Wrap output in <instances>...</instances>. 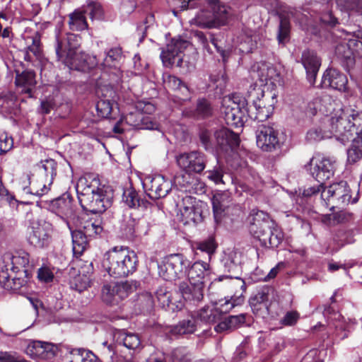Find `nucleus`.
Listing matches in <instances>:
<instances>
[{
	"label": "nucleus",
	"mask_w": 362,
	"mask_h": 362,
	"mask_svg": "<svg viewBox=\"0 0 362 362\" xmlns=\"http://www.w3.org/2000/svg\"><path fill=\"white\" fill-rule=\"evenodd\" d=\"M16 97L12 93L0 95V113H11L16 107Z\"/></svg>",
	"instance_id": "nucleus-46"
},
{
	"label": "nucleus",
	"mask_w": 362,
	"mask_h": 362,
	"mask_svg": "<svg viewBox=\"0 0 362 362\" xmlns=\"http://www.w3.org/2000/svg\"><path fill=\"white\" fill-rule=\"evenodd\" d=\"M353 325V321L349 320L346 322L343 317L339 315L338 319L334 323L335 330L333 334L335 339L341 341L346 338L351 332Z\"/></svg>",
	"instance_id": "nucleus-39"
},
{
	"label": "nucleus",
	"mask_w": 362,
	"mask_h": 362,
	"mask_svg": "<svg viewBox=\"0 0 362 362\" xmlns=\"http://www.w3.org/2000/svg\"><path fill=\"white\" fill-rule=\"evenodd\" d=\"M314 109L324 114L319 126L310 129L306 134V140L310 143L334 136L337 140L345 144L356 133L355 121L358 113L351 109L344 110L336 103H332L329 95H323L315 99Z\"/></svg>",
	"instance_id": "nucleus-1"
},
{
	"label": "nucleus",
	"mask_w": 362,
	"mask_h": 362,
	"mask_svg": "<svg viewBox=\"0 0 362 362\" xmlns=\"http://www.w3.org/2000/svg\"><path fill=\"white\" fill-rule=\"evenodd\" d=\"M56 162L52 159L43 161L38 166V173L41 177L40 180L31 182L30 187L29 189L25 188V191L36 196H42L47 194L49 190V186L52 183L54 176L56 175Z\"/></svg>",
	"instance_id": "nucleus-13"
},
{
	"label": "nucleus",
	"mask_w": 362,
	"mask_h": 362,
	"mask_svg": "<svg viewBox=\"0 0 362 362\" xmlns=\"http://www.w3.org/2000/svg\"><path fill=\"white\" fill-rule=\"evenodd\" d=\"M262 71L267 72V86L274 88L281 85L280 74L274 66L263 62L262 63Z\"/></svg>",
	"instance_id": "nucleus-45"
},
{
	"label": "nucleus",
	"mask_w": 362,
	"mask_h": 362,
	"mask_svg": "<svg viewBox=\"0 0 362 362\" xmlns=\"http://www.w3.org/2000/svg\"><path fill=\"white\" fill-rule=\"evenodd\" d=\"M28 241L35 247L42 248L47 246L50 242L52 224L45 221L34 222L31 226Z\"/></svg>",
	"instance_id": "nucleus-20"
},
{
	"label": "nucleus",
	"mask_w": 362,
	"mask_h": 362,
	"mask_svg": "<svg viewBox=\"0 0 362 362\" xmlns=\"http://www.w3.org/2000/svg\"><path fill=\"white\" fill-rule=\"evenodd\" d=\"M90 279L86 275L78 274L71 281V287L78 292H82L90 286Z\"/></svg>",
	"instance_id": "nucleus-53"
},
{
	"label": "nucleus",
	"mask_w": 362,
	"mask_h": 362,
	"mask_svg": "<svg viewBox=\"0 0 362 362\" xmlns=\"http://www.w3.org/2000/svg\"><path fill=\"white\" fill-rule=\"evenodd\" d=\"M349 44L351 49L353 51L354 57H361L362 56V41L357 38H350L349 37Z\"/></svg>",
	"instance_id": "nucleus-61"
},
{
	"label": "nucleus",
	"mask_w": 362,
	"mask_h": 362,
	"mask_svg": "<svg viewBox=\"0 0 362 362\" xmlns=\"http://www.w3.org/2000/svg\"><path fill=\"white\" fill-rule=\"evenodd\" d=\"M37 276L40 281L44 282H50L54 277L52 272L46 267L40 268L38 270Z\"/></svg>",
	"instance_id": "nucleus-63"
},
{
	"label": "nucleus",
	"mask_w": 362,
	"mask_h": 362,
	"mask_svg": "<svg viewBox=\"0 0 362 362\" xmlns=\"http://www.w3.org/2000/svg\"><path fill=\"white\" fill-rule=\"evenodd\" d=\"M0 362H27L23 358L8 353H0Z\"/></svg>",
	"instance_id": "nucleus-64"
},
{
	"label": "nucleus",
	"mask_w": 362,
	"mask_h": 362,
	"mask_svg": "<svg viewBox=\"0 0 362 362\" xmlns=\"http://www.w3.org/2000/svg\"><path fill=\"white\" fill-rule=\"evenodd\" d=\"M157 300L163 308L173 312L180 310L184 306V303L180 295L167 291L165 288H160L156 291Z\"/></svg>",
	"instance_id": "nucleus-25"
},
{
	"label": "nucleus",
	"mask_w": 362,
	"mask_h": 362,
	"mask_svg": "<svg viewBox=\"0 0 362 362\" xmlns=\"http://www.w3.org/2000/svg\"><path fill=\"white\" fill-rule=\"evenodd\" d=\"M26 284V280L22 277H13L11 284H7V290L16 291Z\"/></svg>",
	"instance_id": "nucleus-62"
},
{
	"label": "nucleus",
	"mask_w": 362,
	"mask_h": 362,
	"mask_svg": "<svg viewBox=\"0 0 362 362\" xmlns=\"http://www.w3.org/2000/svg\"><path fill=\"white\" fill-rule=\"evenodd\" d=\"M139 286V284L133 280L106 283L102 287V300L110 305H119L129 294L136 291Z\"/></svg>",
	"instance_id": "nucleus-11"
},
{
	"label": "nucleus",
	"mask_w": 362,
	"mask_h": 362,
	"mask_svg": "<svg viewBox=\"0 0 362 362\" xmlns=\"http://www.w3.org/2000/svg\"><path fill=\"white\" fill-rule=\"evenodd\" d=\"M250 223V233L262 243L264 241V235L267 234V231H272L276 223L267 214L262 211H252Z\"/></svg>",
	"instance_id": "nucleus-19"
},
{
	"label": "nucleus",
	"mask_w": 362,
	"mask_h": 362,
	"mask_svg": "<svg viewBox=\"0 0 362 362\" xmlns=\"http://www.w3.org/2000/svg\"><path fill=\"white\" fill-rule=\"evenodd\" d=\"M215 146L220 152H233L239 146L240 139L238 134L227 128H221L214 134Z\"/></svg>",
	"instance_id": "nucleus-21"
},
{
	"label": "nucleus",
	"mask_w": 362,
	"mask_h": 362,
	"mask_svg": "<svg viewBox=\"0 0 362 362\" xmlns=\"http://www.w3.org/2000/svg\"><path fill=\"white\" fill-rule=\"evenodd\" d=\"M268 300V290L263 289L250 298V305L254 313H258L262 309H267Z\"/></svg>",
	"instance_id": "nucleus-40"
},
{
	"label": "nucleus",
	"mask_w": 362,
	"mask_h": 362,
	"mask_svg": "<svg viewBox=\"0 0 362 362\" xmlns=\"http://www.w3.org/2000/svg\"><path fill=\"white\" fill-rule=\"evenodd\" d=\"M301 63L305 69L308 83L314 86L321 65L320 59L314 51L308 49L302 53Z\"/></svg>",
	"instance_id": "nucleus-24"
},
{
	"label": "nucleus",
	"mask_w": 362,
	"mask_h": 362,
	"mask_svg": "<svg viewBox=\"0 0 362 362\" xmlns=\"http://www.w3.org/2000/svg\"><path fill=\"white\" fill-rule=\"evenodd\" d=\"M358 189L356 195L351 197V189L345 181H340L330 185L328 188L323 189L321 192V204L329 208L330 210L335 207L339 208L349 204H356L358 201Z\"/></svg>",
	"instance_id": "nucleus-7"
},
{
	"label": "nucleus",
	"mask_w": 362,
	"mask_h": 362,
	"mask_svg": "<svg viewBox=\"0 0 362 362\" xmlns=\"http://www.w3.org/2000/svg\"><path fill=\"white\" fill-rule=\"evenodd\" d=\"M85 14L89 16L91 20L100 19L103 16V10L101 5L97 2L89 3L83 9Z\"/></svg>",
	"instance_id": "nucleus-50"
},
{
	"label": "nucleus",
	"mask_w": 362,
	"mask_h": 362,
	"mask_svg": "<svg viewBox=\"0 0 362 362\" xmlns=\"http://www.w3.org/2000/svg\"><path fill=\"white\" fill-rule=\"evenodd\" d=\"M257 98L249 105L247 112L248 117L255 121H266L272 114L277 102L276 94L272 90H257Z\"/></svg>",
	"instance_id": "nucleus-9"
},
{
	"label": "nucleus",
	"mask_w": 362,
	"mask_h": 362,
	"mask_svg": "<svg viewBox=\"0 0 362 362\" xmlns=\"http://www.w3.org/2000/svg\"><path fill=\"white\" fill-rule=\"evenodd\" d=\"M200 326L194 313L180 321L173 329V332L177 334H192L197 327Z\"/></svg>",
	"instance_id": "nucleus-34"
},
{
	"label": "nucleus",
	"mask_w": 362,
	"mask_h": 362,
	"mask_svg": "<svg viewBox=\"0 0 362 362\" xmlns=\"http://www.w3.org/2000/svg\"><path fill=\"white\" fill-rule=\"evenodd\" d=\"M208 7L199 11L190 23L202 28H218L226 23L231 15L230 8L218 0H207Z\"/></svg>",
	"instance_id": "nucleus-6"
},
{
	"label": "nucleus",
	"mask_w": 362,
	"mask_h": 362,
	"mask_svg": "<svg viewBox=\"0 0 362 362\" xmlns=\"http://www.w3.org/2000/svg\"><path fill=\"white\" fill-rule=\"evenodd\" d=\"M290 22L286 18H281L279 26L277 40L279 44L285 45L289 40Z\"/></svg>",
	"instance_id": "nucleus-49"
},
{
	"label": "nucleus",
	"mask_w": 362,
	"mask_h": 362,
	"mask_svg": "<svg viewBox=\"0 0 362 362\" xmlns=\"http://www.w3.org/2000/svg\"><path fill=\"white\" fill-rule=\"evenodd\" d=\"M82 230V233L87 237H95L101 233L103 230L100 220L88 219L78 227Z\"/></svg>",
	"instance_id": "nucleus-41"
},
{
	"label": "nucleus",
	"mask_w": 362,
	"mask_h": 362,
	"mask_svg": "<svg viewBox=\"0 0 362 362\" xmlns=\"http://www.w3.org/2000/svg\"><path fill=\"white\" fill-rule=\"evenodd\" d=\"M356 133L349 140L352 139L351 147L347 151L348 160L355 163L362 158V135L359 134L356 127Z\"/></svg>",
	"instance_id": "nucleus-37"
},
{
	"label": "nucleus",
	"mask_w": 362,
	"mask_h": 362,
	"mask_svg": "<svg viewBox=\"0 0 362 362\" xmlns=\"http://www.w3.org/2000/svg\"><path fill=\"white\" fill-rule=\"evenodd\" d=\"M255 39H256V37H255ZM256 45L257 42L255 40L252 39V36H243L238 45V49L243 53H248L252 51Z\"/></svg>",
	"instance_id": "nucleus-55"
},
{
	"label": "nucleus",
	"mask_w": 362,
	"mask_h": 362,
	"mask_svg": "<svg viewBox=\"0 0 362 362\" xmlns=\"http://www.w3.org/2000/svg\"><path fill=\"white\" fill-rule=\"evenodd\" d=\"M137 262V256L134 252L127 247H115L104 255L102 266L110 276L117 278L134 273Z\"/></svg>",
	"instance_id": "nucleus-5"
},
{
	"label": "nucleus",
	"mask_w": 362,
	"mask_h": 362,
	"mask_svg": "<svg viewBox=\"0 0 362 362\" xmlns=\"http://www.w3.org/2000/svg\"><path fill=\"white\" fill-rule=\"evenodd\" d=\"M103 346V354L111 358L112 362H133L132 354L129 351L128 354L117 351V347L113 345L107 344V341L102 344Z\"/></svg>",
	"instance_id": "nucleus-36"
},
{
	"label": "nucleus",
	"mask_w": 362,
	"mask_h": 362,
	"mask_svg": "<svg viewBox=\"0 0 362 362\" xmlns=\"http://www.w3.org/2000/svg\"><path fill=\"white\" fill-rule=\"evenodd\" d=\"M286 141V134L273 126L263 125L256 132L257 145L265 152H274L281 150Z\"/></svg>",
	"instance_id": "nucleus-10"
},
{
	"label": "nucleus",
	"mask_w": 362,
	"mask_h": 362,
	"mask_svg": "<svg viewBox=\"0 0 362 362\" xmlns=\"http://www.w3.org/2000/svg\"><path fill=\"white\" fill-rule=\"evenodd\" d=\"M323 188V184L320 182V184L315 185H308L304 187L303 189H299V192H295L294 193H291V198L293 201L296 202V204L299 206H302L304 204L305 202L308 199L317 196L320 192H322V189Z\"/></svg>",
	"instance_id": "nucleus-29"
},
{
	"label": "nucleus",
	"mask_w": 362,
	"mask_h": 362,
	"mask_svg": "<svg viewBox=\"0 0 362 362\" xmlns=\"http://www.w3.org/2000/svg\"><path fill=\"white\" fill-rule=\"evenodd\" d=\"M126 122L135 128L146 129H158V126L153 122L148 117H142L139 113H130L125 117Z\"/></svg>",
	"instance_id": "nucleus-32"
},
{
	"label": "nucleus",
	"mask_w": 362,
	"mask_h": 362,
	"mask_svg": "<svg viewBox=\"0 0 362 362\" xmlns=\"http://www.w3.org/2000/svg\"><path fill=\"white\" fill-rule=\"evenodd\" d=\"M221 111L224 119L228 126L240 128L245 122V112L240 107V101L235 95H227L223 98Z\"/></svg>",
	"instance_id": "nucleus-14"
},
{
	"label": "nucleus",
	"mask_w": 362,
	"mask_h": 362,
	"mask_svg": "<svg viewBox=\"0 0 362 362\" xmlns=\"http://www.w3.org/2000/svg\"><path fill=\"white\" fill-rule=\"evenodd\" d=\"M211 202L214 219L216 223H218L228 214L230 203L229 193L228 192L215 193L211 199Z\"/></svg>",
	"instance_id": "nucleus-27"
},
{
	"label": "nucleus",
	"mask_w": 362,
	"mask_h": 362,
	"mask_svg": "<svg viewBox=\"0 0 362 362\" xmlns=\"http://www.w3.org/2000/svg\"><path fill=\"white\" fill-rule=\"evenodd\" d=\"M76 189L82 207L93 214L103 213L111 205L99 179L93 175L79 178Z\"/></svg>",
	"instance_id": "nucleus-4"
},
{
	"label": "nucleus",
	"mask_w": 362,
	"mask_h": 362,
	"mask_svg": "<svg viewBox=\"0 0 362 362\" xmlns=\"http://www.w3.org/2000/svg\"><path fill=\"white\" fill-rule=\"evenodd\" d=\"M163 82L166 88L174 90H180L182 95H187L189 92L187 87L175 76L164 75Z\"/></svg>",
	"instance_id": "nucleus-47"
},
{
	"label": "nucleus",
	"mask_w": 362,
	"mask_h": 362,
	"mask_svg": "<svg viewBox=\"0 0 362 362\" xmlns=\"http://www.w3.org/2000/svg\"><path fill=\"white\" fill-rule=\"evenodd\" d=\"M214 108L205 98H201L197 100V107L194 110H185L183 112L185 115L193 117L197 119H204L209 117L213 115Z\"/></svg>",
	"instance_id": "nucleus-30"
},
{
	"label": "nucleus",
	"mask_w": 362,
	"mask_h": 362,
	"mask_svg": "<svg viewBox=\"0 0 362 362\" xmlns=\"http://www.w3.org/2000/svg\"><path fill=\"white\" fill-rule=\"evenodd\" d=\"M205 173L207 178L215 184L223 183V170L221 165H216L212 170H207Z\"/></svg>",
	"instance_id": "nucleus-56"
},
{
	"label": "nucleus",
	"mask_w": 362,
	"mask_h": 362,
	"mask_svg": "<svg viewBox=\"0 0 362 362\" xmlns=\"http://www.w3.org/2000/svg\"><path fill=\"white\" fill-rule=\"evenodd\" d=\"M244 297L241 295L232 296L230 299H222L215 304L207 305L194 313L199 325H210L221 319L224 313L230 312L234 307L241 305Z\"/></svg>",
	"instance_id": "nucleus-8"
},
{
	"label": "nucleus",
	"mask_w": 362,
	"mask_h": 362,
	"mask_svg": "<svg viewBox=\"0 0 362 362\" xmlns=\"http://www.w3.org/2000/svg\"><path fill=\"white\" fill-rule=\"evenodd\" d=\"M53 206L57 209V213L63 216H70L72 214L71 202L64 199H57L53 202Z\"/></svg>",
	"instance_id": "nucleus-54"
},
{
	"label": "nucleus",
	"mask_w": 362,
	"mask_h": 362,
	"mask_svg": "<svg viewBox=\"0 0 362 362\" xmlns=\"http://www.w3.org/2000/svg\"><path fill=\"white\" fill-rule=\"evenodd\" d=\"M195 203L194 198L187 196L178 205L177 218L184 225L197 224L202 221L201 209L195 205Z\"/></svg>",
	"instance_id": "nucleus-17"
},
{
	"label": "nucleus",
	"mask_w": 362,
	"mask_h": 362,
	"mask_svg": "<svg viewBox=\"0 0 362 362\" xmlns=\"http://www.w3.org/2000/svg\"><path fill=\"white\" fill-rule=\"evenodd\" d=\"M190 46V43L182 39H173L167 45L166 49L160 54V58L165 66L177 64L182 65L183 57L182 53Z\"/></svg>",
	"instance_id": "nucleus-18"
},
{
	"label": "nucleus",
	"mask_w": 362,
	"mask_h": 362,
	"mask_svg": "<svg viewBox=\"0 0 362 362\" xmlns=\"http://www.w3.org/2000/svg\"><path fill=\"white\" fill-rule=\"evenodd\" d=\"M225 270L229 273H237L240 269L241 254L236 251L226 253L222 259Z\"/></svg>",
	"instance_id": "nucleus-38"
},
{
	"label": "nucleus",
	"mask_w": 362,
	"mask_h": 362,
	"mask_svg": "<svg viewBox=\"0 0 362 362\" xmlns=\"http://www.w3.org/2000/svg\"><path fill=\"white\" fill-rule=\"evenodd\" d=\"M176 162L180 168L188 175L200 173L206 167L204 155L197 151L183 153L177 156Z\"/></svg>",
	"instance_id": "nucleus-16"
},
{
	"label": "nucleus",
	"mask_w": 362,
	"mask_h": 362,
	"mask_svg": "<svg viewBox=\"0 0 362 362\" xmlns=\"http://www.w3.org/2000/svg\"><path fill=\"white\" fill-rule=\"evenodd\" d=\"M350 34L346 33V36L340 40L335 46V54L337 57L343 59H351L353 57V51L351 49L349 37Z\"/></svg>",
	"instance_id": "nucleus-44"
},
{
	"label": "nucleus",
	"mask_w": 362,
	"mask_h": 362,
	"mask_svg": "<svg viewBox=\"0 0 362 362\" xmlns=\"http://www.w3.org/2000/svg\"><path fill=\"white\" fill-rule=\"evenodd\" d=\"M13 146V139L6 132H0V155L9 151Z\"/></svg>",
	"instance_id": "nucleus-59"
},
{
	"label": "nucleus",
	"mask_w": 362,
	"mask_h": 362,
	"mask_svg": "<svg viewBox=\"0 0 362 362\" xmlns=\"http://www.w3.org/2000/svg\"><path fill=\"white\" fill-rule=\"evenodd\" d=\"M68 226L71 233L74 255L76 257H80L88 247V238L82 233L81 228L72 230L69 224Z\"/></svg>",
	"instance_id": "nucleus-33"
},
{
	"label": "nucleus",
	"mask_w": 362,
	"mask_h": 362,
	"mask_svg": "<svg viewBox=\"0 0 362 362\" xmlns=\"http://www.w3.org/2000/svg\"><path fill=\"white\" fill-rule=\"evenodd\" d=\"M81 37L75 34L57 32L55 36V52L59 61L70 69L86 71L96 64L95 57L91 58L79 52Z\"/></svg>",
	"instance_id": "nucleus-3"
},
{
	"label": "nucleus",
	"mask_w": 362,
	"mask_h": 362,
	"mask_svg": "<svg viewBox=\"0 0 362 362\" xmlns=\"http://www.w3.org/2000/svg\"><path fill=\"white\" fill-rule=\"evenodd\" d=\"M58 351V346L52 343L33 340L27 347V353L33 358L45 360L53 358Z\"/></svg>",
	"instance_id": "nucleus-22"
},
{
	"label": "nucleus",
	"mask_w": 362,
	"mask_h": 362,
	"mask_svg": "<svg viewBox=\"0 0 362 362\" xmlns=\"http://www.w3.org/2000/svg\"><path fill=\"white\" fill-rule=\"evenodd\" d=\"M142 185L148 196L153 199L165 197L171 189V183L161 175H147Z\"/></svg>",
	"instance_id": "nucleus-15"
},
{
	"label": "nucleus",
	"mask_w": 362,
	"mask_h": 362,
	"mask_svg": "<svg viewBox=\"0 0 362 362\" xmlns=\"http://www.w3.org/2000/svg\"><path fill=\"white\" fill-rule=\"evenodd\" d=\"M16 73L15 83L18 90L22 93L28 94L31 98L37 83L35 72L32 70H25L21 73L16 71Z\"/></svg>",
	"instance_id": "nucleus-26"
},
{
	"label": "nucleus",
	"mask_w": 362,
	"mask_h": 362,
	"mask_svg": "<svg viewBox=\"0 0 362 362\" xmlns=\"http://www.w3.org/2000/svg\"><path fill=\"white\" fill-rule=\"evenodd\" d=\"M200 140L206 150L213 149L215 146L214 137L206 129H202L199 134Z\"/></svg>",
	"instance_id": "nucleus-58"
},
{
	"label": "nucleus",
	"mask_w": 362,
	"mask_h": 362,
	"mask_svg": "<svg viewBox=\"0 0 362 362\" xmlns=\"http://www.w3.org/2000/svg\"><path fill=\"white\" fill-rule=\"evenodd\" d=\"M216 245L215 241L212 238H209L205 241H203L199 244L198 249L202 252H205L209 258L215 252Z\"/></svg>",
	"instance_id": "nucleus-60"
},
{
	"label": "nucleus",
	"mask_w": 362,
	"mask_h": 362,
	"mask_svg": "<svg viewBox=\"0 0 362 362\" xmlns=\"http://www.w3.org/2000/svg\"><path fill=\"white\" fill-rule=\"evenodd\" d=\"M264 236L262 244L266 246L269 245L272 247H278L284 239V234L276 223L272 231H267V234Z\"/></svg>",
	"instance_id": "nucleus-43"
},
{
	"label": "nucleus",
	"mask_w": 362,
	"mask_h": 362,
	"mask_svg": "<svg viewBox=\"0 0 362 362\" xmlns=\"http://www.w3.org/2000/svg\"><path fill=\"white\" fill-rule=\"evenodd\" d=\"M116 344L113 346L117 347V351L124 352V349H135L140 345V339L137 334L127 333L124 331H118L114 336Z\"/></svg>",
	"instance_id": "nucleus-28"
},
{
	"label": "nucleus",
	"mask_w": 362,
	"mask_h": 362,
	"mask_svg": "<svg viewBox=\"0 0 362 362\" xmlns=\"http://www.w3.org/2000/svg\"><path fill=\"white\" fill-rule=\"evenodd\" d=\"M173 362H190V354L185 348L180 347L174 349L171 354Z\"/></svg>",
	"instance_id": "nucleus-57"
},
{
	"label": "nucleus",
	"mask_w": 362,
	"mask_h": 362,
	"mask_svg": "<svg viewBox=\"0 0 362 362\" xmlns=\"http://www.w3.org/2000/svg\"><path fill=\"white\" fill-rule=\"evenodd\" d=\"M65 360L66 362H100L94 353L82 348L71 350L66 356Z\"/></svg>",
	"instance_id": "nucleus-31"
},
{
	"label": "nucleus",
	"mask_w": 362,
	"mask_h": 362,
	"mask_svg": "<svg viewBox=\"0 0 362 362\" xmlns=\"http://www.w3.org/2000/svg\"><path fill=\"white\" fill-rule=\"evenodd\" d=\"M123 202L130 208L140 206V199L133 188H129L124 191Z\"/></svg>",
	"instance_id": "nucleus-51"
},
{
	"label": "nucleus",
	"mask_w": 362,
	"mask_h": 362,
	"mask_svg": "<svg viewBox=\"0 0 362 362\" xmlns=\"http://www.w3.org/2000/svg\"><path fill=\"white\" fill-rule=\"evenodd\" d=\"M69 25L73 30H83L87 28L85 13L83 10H76L69 15Z\"/></svg>",
	"instance_id": "nucleus-42"
},
{
	"label": "nucleus",
	"mask_w": 362,
	"mask_h": 362,
	"mask_svg": "<svg viewBox=\"0 0 362 362\" xmlns=\"http://www.w3.org/2000/svg\"><path fill=\"white\" fill-rule=\"evenodd\" d=\"M190 262L182 255L173 254L158 264V274L164 280L173 281L185 276L187 272L188 280L180 284V292L184 300L199 302L204 296V279L209 266L206 262L198 261L187 271Z\"/></svg>",
	"instance_id": "nucleus-2"
},
{
	"label": "nucleus",
	"mask_w": 362,
	"mask_h": 362,
	"mask_svg": "<svg viewBox=\"0 0 362 362\" xmlns=\"http://www.w3.org/2000/svg\"><path fill=\"white\" fill-rule=\"evenodd\" d=\"M122 58V49L119 47L111 48L106 54L101 65L103 67L110 68L115 66L116 62Z\"/></svg>",
	"instance_id": "nucleus-48"
},
{
	"label": "nucleus",
	"mask_w": 362,
	"mask_h": 362,
	"mask_svg": "<svg viewBox=\"0 0 362 362\" xmlns=\"http://www.w3.org/2000/svg\"><path fill=\"white\" fill-rule=\"evenodd\" d=\"M11 260V269L15 272H23L25 276H28V271L25 267L28 265L30 262L29 254L25 251L16 252L15 255L9 257Z\"/></svg>",
	"instance_id": "nucleus-35"
},
{
	"label": "nucleus",
	"mask_w": 362,
	"mask_h": 362,
	"mask_svg": "<svg viewBox=\"0 0 362 362\" xmlns=\"http://www.w3.org/2000/svg\"><path fill=\"white\" fill-rule=\"evenodd\" d=\"M96 109L100 117L110 118L112 111V103L109 99H100L96 104Z\"/></svg>",
	"instance_id": "nucleus-52"
},
{
	"label": "nucleus",
	"mask_w": 362,
	"mask_h": 362,
	"mask_svg": "<svg viewBox=\"0 0 362 362\" xmlns=\"http://www.w3.org/2000/svg\"><path fill=\"white\" fill-rule=\"evenodd\" d=\"M347 83L346 75L335 69H327L322 76L320 85L322 88L345 92L347 90Z\"/></svg>",
	"instance_id": "nucleus-23"
},
{
	"label": "nucleus",
	"mask_w": 362,
	"mask_h": 362,
	"mask_svg": "<svg viewBox=\"0 0 362 362\" xmlns=\"http://www.w3.org/2000/svg\"><path fill=\"white\" fill-rule=\"evenodd\" d=\"M335 163L334 158L316 153L305 165V168L318 182L322 183L334 175Z\"/></svg>",
	"instance_id": "nucleus-12"
}]
</instances>
